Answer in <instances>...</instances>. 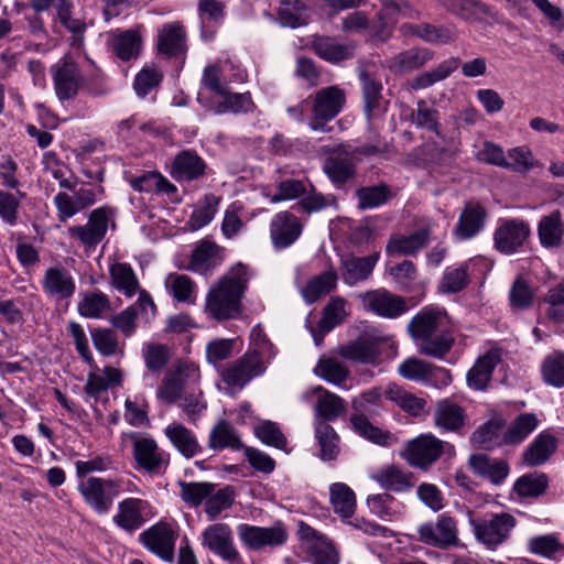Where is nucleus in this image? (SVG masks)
Here are the masks:
<instances>
[{
    "mask_svg": "<svg viewBox=\"0 0 564 564\" xmlns=\"http://www.w3.org/2000/svg\"><path fill=\"white\" fill-rule=\"evenodd\" d=\"M220 251V247L215 242L202 240L192 252L188 269L199 273L214 269L219 263Z\"/></svg>",
    "mask_w": 564,
    "mask_h": 564,
    "instance_id": "obj_41",
    "label": "nucleus"
},
{
    "mask_svg": "<svg viewBox=\"0 0 564 564\" xmlns=\"http://www.w3.org/2000/svg\"><path fill=\"white\" fill-rule=\"evenodd\" d=\"M486 219V209L479 203L468 202L458 217L454 234L459 240L471 239L482 231Z\"/></svg>",
    "mask_w": 564,
    "mask_h": 564,
    "instance_id": "obj_21",
    "label": "nucleus"
},
{
    "mask_svg": "<svg viewBox=\"0 0 564 564\" xmlns=\"http://www.w3.org/2000/svg\"><path fill=\"white\" fill-rule=\"evenodd\" d=\"M356 45L350 43H341L336 37H319V58L332 64H338L350 59L355 55Z\"/></svg>",
    "mask_w": 564,
    "mask_h": 564,
    "instance_id": "obj_50",
    "label": "nucleus"
},
{
    "mask_svg": "<svg viewBox=\"0 0 564 564\" xmlns=\"http://www.w3.org/2000/svg\"><path fill=\"white\" fill-rule=\"evenodd\" d=\"M145 501L138 498H127L119 502L118 513L113 517V522L127 532H134L144 522L142 510Z\"/></svg>",
    "mask_w": 564,
    "mask_h": 564,
    "instance_id": "obj_34",
    "label": "nucleus"
},
{
    "mask_svg": "<svg viewBox=\"0 0 564 564\" xmlns=\"http://www.w3.org/2000/svg\"><path fill=\"white\" fill-rule=\"evenodd\" d=\"M346 93L338 86L319 89V120L330 121L343 110Z\"/></svg>",
    "mask_w": 564,
    "mask_h": 564,
    "instance_id": "obj_44",
    "label": "nucleus"
},
{
    "mask_svg": "<svg viewBox=\"0 0 564 564\" xmlns=\"http://www.w3.org/2000/svg\"><path fill=\"white\" fill-rule=\"evenodd\" d=\"M180 496L182 500L191 506L198 507L203 501L207 500V497L215 491L216 485L213 482H186L180 481Z\"/></svg>",
    "mask_w": 564,
    "mask_h": 564,
    "instance_id": "obj_59",
    "label": "nucleus"
},
{
    "mask_svg": "<svg viewBox=\"0 0 564 564\" xmlns=\"http://www.w3.org/2000/svg\"><path fill=\"white\" fill-rule=\"evenodd\" d=\"M207 164L195 150H182L175 154L170 165V175L176 182H194L206 175Z\"/></svg>",
    "mask_w": 564,
    "mask_h": 564,
    "instance_id": "obj_16",
    "label": "nucleus"
},
{
    "mask_svg": "<svg viewBox=\"0 0 564 564\" xmlns=\"http://www.w3.org/2000/svg\"><path fill=\"white\" fill-rule=\"evenodd\" d=\"M53 83L59 100L74 99L83 86V76L78 65L70 59H62L52 67Z\"/></svg>",
    "mask_w": 564,
    "mask_h": 564,
    "instance_id": "obj_13",
    "label": "nucleus"
},
{
    "mask_svg": "<svg viewBox=\"0 0 564 564\" xmlns=\"http://www.w3.org/2000/svg\"><path fill=\"white\" fill-rule=\"evenodd\" d=\"M476 540L488 550H496L509 538L517 524L516 518L507 512L491 514L489 518H469Z\"/></svg>",
    "mask_w": 564,
    "mask_h": 564,
    "instance_id": "obj_2",
    "label": "nucleus"
},
{
    "mask_svg": "<svg viewBox=\"0 0 564 564\" xmlns=\"http://www.w3.org/2000/svg\"><path fill=\"white\" fill-rule=\"evenodd\" d=\"M175 533L167 523H158L144 530L140 542L163 561L173 562L175 547Z\"/></svg>",
    "mask_w": 564,
    "mask_h": 564,
    "instance_id": "obj_15",
    "label": "nucleus"
},
{
    "mask_svg": "<svg viewBox=\"0 0 564 564\" xmlns=\"http://www.w3.org/2000/svg\"><path fill=\"white\" fill-rule=\"evenodd\" d=\"M346 411V402L335 393L319 386V417L334 421Z\"/></svg>",
    "mask_w": 564,
    "mask_h": 564,
    "instance_id": "obj_62",
    "label": "nucleus"
},
{
    "mask_svg": "<svg viewBox=\"0 0 564 564\" xmlns=\"http://www.w3.org/2000/svg\"><path fill=\"white\" fill-rule=\"evenodd\" d=\"M415 343L421 355L443 359L452 350L455 344V336L452 327L448 326Z\"/></svg>",
    "mask_w": 564,
    "mask_h": 564,
    "instance_id": "obj_29",
    "label": "nucleus"
},
{
    "mask_svg": "<svg viewBox=\"0 0 564 564\" xmlns=\"http://www.w3.org/2000/svg\"><path fill=\"white\" fill-rule=\"evenodd\" d=\"M164 433L173 446L187 459L202 451L196 435L181 423L167 425Z\"/></svg>",
    "mask_w": 564,
    "mask_h": 564,
    "instance_id": "obj_35",
    "label": "nucleus"
},
{
    "mask_svg": "<svg viewBox=\"0 0 564 564\" xmlns=\"http://www.w3.org/2000/svg\"><path fill=\"white\" fill-rule=\"evenodd\" d=\"M468 463L475 474L487 478L494 485H501L510 470L505 459H490L486 454L471 455Z\"/></svg>",
    "mask_w": 564,
    "mask_h": 564,
    "instance_id": "obj_27",
    "label": "nucleus"
},
{
    "mask_svg": "<svg viewBox=\"0 0 564 564\" xmlns=\"http://www.w3.org/2000/svg\"><path fill=\"white\" fill-rule=\"evenodd\" d=\"M503 427L505 423L501 420H489L471 434L470 442L475 447L484 449L502 446Z\"/></svg>",
    "mask_w": 564,
    "mask_h": 564,
    "instance_id": "obj_42",
    "label": "nucleus"
},
{
    "mask_svg": "<svg viewBox=\"0 0 564 564\" xmlns=\"http://www.w3.org/2000/svg\"><path fill=\"white\" fill-rule=\"evenodd\" d=\"M372 478L384 490L397 494L410 491L414 487L413 474L395 465L379 469Z\"/></svg>",
    "mask_w": 564,
    "mask_h": 564,
    "instance_id": "obj_26",
    "label": "nucleus"
},
{
    "mask_svg": "<svg viewBox=\"0 0 564 564\" xmlns=\"http://www.w3.org/2000/svg\"><path fill=\"white\" fill-rule=\"evenodd\" d=\"M350 423L358 435L377 445L389 446L393 441V435L389 431H383L372 425L369 419L362 413L352 414L350 416Z\"/></svg>",
    "mask_w": 564,
    "mask_h": 564,
    "instance_id": "obj_49",
    "label": "nucleus"
},
{
    "mask_svg": "<svg viewBox=\"0 0 564 564\" xmlns=\"http://www.w3.org/2000/svg\"><path fill=\"white\" fill-rule=\"evenodd\" d=\"M409 120L416 128L426 129L441 137L440 112L436 108L430 107L424 99L416 101V108L412 110Z\"/></svg>",
    "mask_w": 564,
    "mask_h": 564,
    "instance_id": "obj_54",
    "label": "nucleus"
},
{
    "mask_svg": "<svg viewBox=\"0 0 564 564\" xmlns=\"http://www.w3.org/2000/svg\"><path fill=\"white\" fill-rule=\"evenodd\" d=\"M208 447L215 452L226 448L241 451L245 447L238 431L227 420H219L208 435Z\"/></svg>",
    "mask_w": 564,
    "mask_h": 564,
    "instance_id": "obj_28",
    "label": "nucleus"
},
{
    "mask_svg": "<svg viewBox=\"0 0 564 564\" xmlns=\"http://www.w3.org/2000/svg\"><path fill=\"white\" fill-rule=\"evenodd\" d=\"M237 533L240 541L253 551L281 546L289 536L284 524L280 521L269 528L240 523L237 527Z\"/></svg>",
    "mask_w": 564,
    "mask_h": 564,
    "instance_id": "obj_9",
    "label": "nucleus"
},
{
    "mask_svg": "<svg viewBox=\"0 0 564 564\" xmlns=\"http://www.w3.org/2000/svg\"><path fill=\"white\" fill-rule=\"evenodd\" d=\"M564 546L555 534L533 536L528 541L530 553L542 557H554L563 551Z\"/></svg>",
    "mask_w": 564,
    "mask_h": 564,
    "instance_id": "obj_63",
    "label": "nucleus"
},
{
    "mask_svg": "<svg viewBox=\"0 0 564 564\" xmlns=\"http://www.w3.org/2000/svg\"><path fill=\"white\" fill-rule=\"evenodd\" d=\"M364 307L381 317L397 318L406 310L405 301L384 289L366 292L360 295Z\"/></svg>",
    "mask_w": 564,
    "mask_h": 564,
    "instance_id": "obj_14",
    "label": "nucleus"
},
{
    "mask_svg": "<svg viewBox=\"0 0 564 564\" xmlns=\"http://www.w3.org/2000/svg\"><path fill=\"white\" fill-rule=\"evenodd\" d=\"M531 236L527 220L519 218H500L494 231V247L501 254L511 256L520 252Z\"/></svg>",
    "mask_w": 564,
    "mask_h": 564,
    "instance_id": "obj_5",
    "label": "nucleus"
},
{
    "mask_svg": "<svg viewBox=\"0 0 564 564\" xmlns=\"http://www.w3.org/2000/svg\"><path fill=\"white\" fill-rule=\"evenodd\" d=\"M302 232L299 218L290 212L278 213L270 224V236L275 249H285L294 243Z\"/></svg>",
    "mask_w": 564,
    "mask_h": 564,
    "instance_id": "obj_18",
    "label": "nucleus"
},
{
    "mask_svg": "<svg viewBox=\"0 0 564 564\" xmlns=\"http://www.w3.org/2000/svg\"><path fill=\"white\" fill-rule=\"evenodd\" d=\"M56 17L59 23L72 34L69 44L72 47L80 48L84 46L87 24L85 20L74 18V4L72 0H57Z\"/></svg>",
    "mask_w": 564,
    "mask_h": 564,
    "instance_id": "obj_25",
    "label": "nucleus"
},
{
    "mask_svg": "<svg viewBox=\"0 0 564 564\" xmlns=\"http://www.w3.org/2000/svg\"><path fill=\"white\" fill-rule=\"evenodd\" d=\"M143 359L150 372L160 373L170 361V349L163 344H149L143 349Z\"/></svg>",
    "mask_w": 564,
    "mask_h": 564,
    "instance_id": "obj_64",
    "label": "nucleus"
},
{
    "mask_svg": "<svg viewBox=\"0 0 564 564\" xmlns=\"http://www.w3.org/2000/svg\"><path fill=\"white\" fill-rule=\"evenodd\" d=\"M383 395L411 416H419L426 405L424 399L416 397L395 383H389L383 391Z\"/></svg>",
    "mask_w": 564,
    "mask_h": 564,
    "instance_id": "obj_38",
    "label": "nucleus"
},
{
    "mask_svg": "<svg viewBox=\"0 0 564 564\" xmlns=\"http://www.w3.org/2000/svg\"><path fill=\"white\" fill-rule=\"evenodd\" d=\"M435 56V53L423 46L410 47L387 61L388 68L395 74H410L424 67Z\"/></svg>",
    "mask_w": 564,
    "mask_h": 564,
    "instance_id": "obj_20",
    "label": "nucleus"
},
{
    "mask_svg": "<svg viewBox=\"0 0 564 564\" xmlns=\"http://www.w3.org/2000/svg\"><path fill=\"white\" fill-rule=\"evenodd\" d=\"M110 46L119 59L129 62L140 55L142 36L138 31L126 30L111 36Z\"/></svg>",
    "mask_w": 564,
    "mask_h": 564,
    "instance_id": "obj_36",
    "label": "nucleus"
},
{
    "mask_svg": "<svg viewBox=\"0 0 564 564\" xmlns=\"http://www.w3.org/2000/svg\"><path fill=\"white\" fill-rule=\"evenodd\" d=\"M252 276L250 268L241 262L232 265L207 292L205 313L217 322L235 319L242 312V299Z\"/></svg>",
    "mask_w": 564,
    "mask_h": 564,
    "instance_id": "obj_1",
    "label": "nucleus"
},
{
    "mask_svg": "<svg viewBox=\"0 0 564 564\" xmlns=\"http://www.w3.org/2000/svg\"><path fill=\"white\" fill-rule=\"evenodd\" d=\"M323 171L336 187H341L355 177L357 169L348 156H330L325 160Z\"/></svg>",
    "mask_w": 564,
    "mask_h": 564,
    "instance_id": "obj_43",
    "label": "nucleus"
},
{
    "mask_svg": "<svg viewBox=\"0 0 564 564\" xmlns=\"http://www.w3.org/2000/svg\"><path fill=\"white\" fill-rule=\"evenodd\" d=\"M278 18L283 26L299 28L307 23L306 7L302 0H281Z\"/></svg>",
    "mask_w": 564,
    "mask_h": 564,
    "instance_id": "obj_56",
    "label": "nucleus"
},
{
    "mask_svg": "<svg viewBox=\"0 0 564 564\" xmlns=\"http://www.w3.org/2000/svg\"><path fill=\"white\" fill-rule=\"evenodd\" d=\"M538 236L544 248H557L562 245L564 221L560 210H553L541 217L538 224Z\"/></svg>",
    "mask_w": 564,
    "mask_h": 564,
    "instance_id": "obj_32",
    "label": "nucleus"
},
{
    "mask_svg": "<svg viewBox=\"0 0 564 564\" xmlns=\"http://www.w3.org/2000/svg\"><path fill=\"white\" fill-rule=\"evenodd\" d=\"M358 208L361 210L371 209L387 204L391 197V187L386 183L373 186H364L356 191Z\"/></svg>",
    "mask_w": 564,
    "mask_h": 564,
    "instance_id": "obj_51",
    "label": "nucleus"
},
{
    "mask_svg": "<svg viewBox=\"0 0 564 564\" xmlns=\"http://www.w3.org/2000/svg\"><path fill=\"white\" fill-rule=\"evenodd\" d=\"M460 65L459 57L452 56L441 62L434 68L420 73L409 82L412 90L426 89L434 84L448 78Z\"/></svg>",
    "mask_w": 564,
    "mask_h": 564,
    "instance_id": "obj_31",
    "label": "nucleus"
},
{
    "mask_svg": "<svg viewBox=\"0 0 564 564\" xmlns=\"http://www.w3.org/2000/svg\"><path fill=\"white\" fill-rule=\"evenodd\" d=\"M549 486L547 476L543 473H530L518 478L513 490L520 497H539L543 495Z\"/></svg>",
    "mask_w": 564,
    "mask_h": 564,
    "instance_id": "obj_57",
    "label": "nucleus"
},
{
    "mask_svg": "<svg viewBox=\"0 0 564 564\" xmlns=\"http://www.w3.org/2000/svg\"><path fill=\"white\" fill-rule=\"evenodd\" d=\"M539 420L533 413L518 415L511 424L502 431L505 445H517L522 443L538 427Z\"/></svg>",
    "mask_w": 564,
    "mask_h": 564,
    "instance_id": "obj_48",
    "label": "nucleus"
},
{
    "mask_svg": "<svg viewBox=\"0 0 564 564\" xmlns=\"http://www.w3.org/2000/svg\"><path fill=\"white\" fill-rule=\"evenodd\" d=\"M417 540L443 551L457 547L460 545L457 521L447 513H443L436 521L422 523L417 528Z\"/></svg>",
    "mask_w": 564,
    "mask_h": 564,
    "instance_id": "obj_4",
    "label": "nucleus"
},
{
    "mask_svg": "<svg viewBox=\"0 0 564 564\" xmlns=\"http://www.w3.org/2000/svg\"><path fill=\"white\" fill-rule=\"evenodd\" d=\"M120 487L121 481L118 479L89 477L78 485V491L93 510L106 513L110 510L113 499L119 495Z\"/></svg>",
    "mask_w": 564,
    "mask_h": 564,
    "instance_id": "obj_6",
    "label": "nucleus"
},
{
    "mask_svg": "<svg viewBox=\"0 0 564 564\" xmlns=\"http://www.w3.org/2000/svg\"><path fill=\"white\" fill-rule=\"evenodd\" d=\"M203 545L229 564H238L241 556L234 544L231 529L226 523H215L203 532Z\"/></svg>",
    "mask_w": 564,
    "mask_h": 564,
    "instance_id": "obj_12",
    "label": "nucleus"
},
{
    "mask_svg": "<svg viewBox=\"0 0 564 564\" xmlns=\"http://www.w3.org/2000/svg\"><path fill=\"white\" fill-rule=\"evenodd\" d=\"M379 258L380 253L375 252L367 257H350L343 260L341 274L344 281L349 285H354L367 280L371 275Z\"/></svg>",
    "mask_w": 564,
    "mask_h": 564,
    "instance_id": "obj_30",
    "label": "nucleus"
},
{
    "mask_svg": "<svg viewBox=\"0 0 564 564\" xmlns=\"http://www.w3.org/2000/svg\"><path fill=\"white\" fill-rule=\"evenodd\" d=\"M452 14L464 20L491 15V8L479 0H435Z\"/></svg>",
    "mask_w": 564,
    "mask_h": 564,
    "instance_id": "obj_40",
    "label": "nucleus"
},
{
    "mask_svg": "<svg viewBox=\"0 0 564 564\" xmlns=\"http://www.w3.org/2000/svg\"><path fill=\"white\" fill-rule=\"evenodd\" d=\"M545 304V317L554 324L564 323V282L547 289L540 300V305Z\"/></svg>",
    "mask_w": 564,
    "mask_h": 564,
    "instance_id": "obj_52",
    "label": "nucleus"
},
{
    "mask_svg": "<svg viewBox=\"0 0 564 564\" xmlns=\"http://www.w3.org/2000/svg\"><path fill=\"white\" fill-rule=\"evenodd\" d=\"M431 234L430 227H423L409 236L401 234L392 235L387 242L386 253L389 257L415 256L429 245Z\"/></svg>",
    "mask_w": 564,
    "mask_h": 564,
    "instance_id": "obj_19",
    "label": "nucleus"
},
{
    "mask_svg": "<svg viewBox=\"0 0 564 564\" xmlns=\"http://www.w3.org/2000/svg\"><path fill=\"white\" fill-rule=\"evenodd\" d=\"M445 445L432 434H422L408 442L404 458L411 466L425 469L442 456Z\"/></svg>",
    "mask_w": 564,
    "mask_h": 564,
    "instance_id": "obj_11",
    "label": "nucleus"
},
{
    "mask_svg": "<svg viewBox=\"0 0 564 564\" xmlns=\"http://www.w3.org/2000/svg\"><path fill=\"white\" fill-rule=\"evenodd\" d=\"M265 360L256 351H246L243 356L228 366L223 372V381L230 387H245L253 378L264 373Z\"/></svg>",
    "mask_w": 564,
    "mask_h": 564,
    "instance_id": "obj_10",
    "label": "nucleus"
},
{
    "mask_svg": "<svg viewBox=\"0 0 564 564\" xmlns=\"http://www.w3.org/2000/svg\"><path fill=\"white\" fill-rule=\"evenodd\" d=\"M556 449V440L549 433H540L523 453V462L528 466L544 464Z\"/></svg>",
    "mask_w": 564,
    "mask_h": 564,
    "instance_id": "obj_45",
    "label": "nucleus"
},
{
    "mask_svg": "<svg viewBox=\"0 0 564 564\" xmlns=\"http://www.w3.org/2000/svg\"><path fill=\"white\" fill-rule=\"evenodd\" d=\"M132 456L137 470L161 476L170 465V456L159 447L152 437H135L132 443Z\"/></svg>",
    "mask_w": 564,
    "mask_h": 564,
    "instance_id": "obj_7",
    "label": "nucleus"
},
{
    "mask_svg": "<svg viewBox=\"0 0 564 564\" xmlns=\"http://www.w3.org/2000/svg\"><path fill=\"white\" fill-rule=\"evenodd\" d=\"M159 53L167 57H176L186 51V32L184 26L178 23H166L158 34Z\"/></svg>",
    "mask_w": 564,
    "mask_h": 564,
    "instance_id": "obj_24",
    "label": "nucleus"
},
{
    "mask_svg": "<svg viewBox=\"0 0 564 564\" xmlns=\"http://www.w3.org/2000/svg\"><path fill=\"white\" fill-rule=\"evenodd\" d=\"M329 502L334 511L343 519H350L356 510V495L344 482H335L329 488Z\"/></svg>",
    "mask_w": 564,
    "mask_h": 564,
    "instance_id": "obj_47",
    "label": "nucleus"
},
{
    "mask_svg": "<svg viewBox=\"0 0 564 564\" xmlns=\"http://www.w3.org/2000/svg\"><path fill=\"white\" fill-rule=\"evenodd\" d=\"M500 361V349H490L480 356L467 372L468 387L477 391L486 390L494 370Z\"/></svg>",
    "mask_w": 564,
    "mask_h": 564,
    "instance_id": "obj_23",
    "label": "nucleus"
},
{
    "mask_svg": "<svg viewBox=\"0 0 564 564\" xmlns=\"http://www.w3.org/2000/svg\"><path fill=\"white\" fill-rule=\"evenodd\" d=\"M435 424L449 432H458L465 424V411L462 406L444 400L438 402L435 414Z\"/></svg>",
    "mask_w": 564,
    "mask_h": 564,
    "instance_id": "obj_46",
    "label": "nucleus"
},
{
    "mask_svg": "<svg viewBox=\"0 0 564 564\" xmlns=\"http://www.w3.org/2000/svg\"><path fill=\"white\" fill-rule=\"evenodd\" d=\"M383 341L381 334L375 328L365 329L358 337L338 348V354L346 360L375 365L380 355V344Z\"/></svg>",
    "mask_w": 564,
    "mask_h": 564,
    "instance_id": "obj_8",
    "label": "nucleus"
},
{
    "mask_svg": "<svg viewBox=\"0 0 564 564\" xmlns=\"http://www.w3.org/2000/svg\"><path fill=\"white\" fill-rule=\"evenodd\" d=\"M358 77L361 83L364 108L368 119L379 109L382 99V83L367 69L360 68Z\"/></svg>",
    "mask_w": 564,
    "mask_h": 564,
    "instance_id": "obj_39",
    "label": "nucleus"
},
{
    "mask_svg": "<svg viewBox=\"0 0 564 564\" xmlns=\"http://www.w3.org/2000/svg\"><path fill=\"white\" fill-rule=\"evenodd\" d=\"M116 209L105 205L93 209L86 225L72 226L67 229L70 238L78 240L87 250H94L106 237L109 223Z\"/></svg>",
    "mask_w": 564,
    "mask_h": 564,
    "instance_id": "obj_3",
    "label": "nucleus"
},
{
    "mask_svg": "<svg viewBox=\"0 0 564 564\" xmlns=\"http://www.w3.org/2000/svg\"><path fill=\"white\" fill-rule=\"evenodd\" d=\"M347 301L341 296H332L323 307L319 317V344L325 335L340 326L348 316Z\"/></svg>",
    "mask_w": 564,
    "mask_h": 564,
    "instance_id": "obj_33",
    "label": "nucleus"
},
{
    "mask_svg": "<svg viewBox=\"0 0 564 564\" xmlns=\"http://www.w3.org/2000/svg\"><path fill=\"white\" fill-rule=\"evenodd\" d=\"M235 501V489L227 485L212 492L205 501V512L209 520L216 519L223 511L229 509Z\"/></svg>",
    "mask_w": 564,
    "mask_h": 564,
    "instance_id": "obj_60",
    "label": "nucleus"
},
{
    "mask_svg": "<svg viewBox=\"0 0 564 564\" xmlns=\"http://www.w3.org/2000/svg\"><path fill=\"white\" fill-rule=\"evenodd\" d=\"M42 288L50 296L67 300L74 295L76 284L67 269L56 265L45 271Z\"/></svg>",
    "mask_w": 564,
    "mask_h": 564,
    "instance_id": "obj_22",
    "label": "nucleus"
},
{
    "mask_svg": "<svg viewBox=\"0 0 564 564\" xmlns=\"http://www.w3.org/2000/svg\"><path fill=\"white\" fill-rule=\"evenodd\" d=\"M78 313L86 318H100L104 313L111 310V302L101 291L85 293L78 303Z\"/></svg>",
    "mask_w": 564,
    "mask_h": 564,
    "instance_id": "obj_55",
    "label": "nucleus"
},
{
    "mask_svg": "<svg viewBox=\"0 0 564 564\" xmlns=\"http://www.w3.org/2000/svg\"><path fill=\"white\" fill-rule=\"evenodd\" d=\"M110 285L127 297H132L140 288L133 268L127 262H115L109 267Z\"/></svg>",
    "mask_w": 564,
    "mask_h": 564,
    "instance_id": "obj_37",
    "label": "nucleus"
},
{
    "mask_svg": "<svg viewBox=\"0 0 564 564\" xmlns=\"http://www.w3.org/2000/svg\"><path fill=\"white\" fill-rule=\"evenodd\" d=\"M449 326L445 311L437 307H424L409 323L408 329L417 341Z\"/></svg>",
    "mask_w": 564,
    "mask_h": 564,
    "instance_id": "obj_17",
    "label": "nucleus"
},
{
    "mask_svg": "<svg viewBox=\"0 0 564 564\" xmlns=\"http://www.w3.org/2000/svg\"><path fill=\"white\" fill-rule=\"evenodd\" d=\"M253 433L263 444L286 451L288 440L278 423L264 420L254 426Z\"/></svg>",
    "mask_w": 564,
    "mask_h": 564,
    "instance_id": "obj_61",
    "label": "nucleus"
},
{
    "mask_svg": "<svg viewBox=\"0 0 564 564\" xmlns=\"http://www.w3.org/2000/svg\"><path fill=\"white\" fill-rule=\"evenodd\" d=\"M535 292L530 283L522 279L517 278L509 291V303L512 311H525L533 306Z\"/></svg>",
    "mask_w": 564,
    "mask_h": 564,
    "instance_id": "obj_58",
    "label": "nucleus"
},
{
    "mask_svg": "<svg viewBox=\"0 0 564 564\" xmlns=\"http://www.w3.org/2000/svg\"><path fill=\"white\" fill-rule=\"evenodd\" d=\"M543 381L551 387H564V352L554 350L541 364Z\"/></svg>",
    "mask_w": 564,
    "mask_h": 564,
    "instance_id": "obj_53",
    "label": "nucleus"
}]
</instances>
